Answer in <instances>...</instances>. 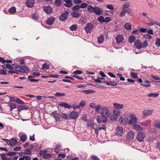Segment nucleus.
I'll list each match as a JSON object with an SVG mask.
<instances>
[{
  "label": "nucleus",
  "mask_w": 160,
  "mask_h": 160,
  "mask_svg": "<svg viewBox=\"0 0 160 160\" xmlns=\"http://www.w3.org/2000/svg\"><path fill=\"white\" fill-rule=\"evenodd\" d=\"M87 10L91 13H94V7H93L91 5H89L87 7Z\"/></svg>",
  "instance_id": "b1692460"
},
{
  "label": "nucleus",
  "mask_w": 160,
  "mask_h": 160,
  "mask_svg": "<svg viewBox=\"0 0 160 160\" xmlns=\"http://www.w3.org/2000/svg\"><path fill=\"white\" fill-rule=\"evenodd\" d=\"M145 136V133L143 132H139L137 134V138L138 141L142 142L143 141Z\"/></svg>",
  "instance_id": "423d86ee"
},
{
  "label": "nucleus",
  "mask_w": 160,
  "mask_h": 160,
  "mask_svg": "<svg viewBox=\"0 0 160 160\" xmlns=\"http://www.w3.org/2000/svg\"><path fill=\"white\" fill-rule=\"evenodd\" d=\"M155 44L157 47H160V38H158L156 39Z\"/></svg>",
  "instance_id": "49530a36"
},
{
  "label": "nucleus",
  "mask_w": 160,
  "mask_h": 160,
  "mask_svg": "<svg viewBox=\"0 0 160 160\" xmlns=\"http://www.w3.org/2000/svg\"><path fill=\"white\" fill-rule=\"evenodd\" d=\"M55 20V18L54 17H51L47 20V23L48 25H52L54 23Z\"/></svg>",
  "instance_id": "dca6fc26"
},
{
  "label": "nucleus",
  "mask_w": 160,
  "mask_h": 160,
  "mask_svg": "<svg viewBox=\"0 0 160 160\" xmlns=\"http://www.w3.org/2000/svg\"><path fill=\"white\" fill-rule=\"evenodd\" d=\"M8 11L11 14H13L16 12V9L15 7H12L9 9Z\"/></svg>",
  "instance_id": "58836bf2"
},
{
  "label": "nucleus",
  "mask_w": 160,
  "mask_h": 160,
  "mask_svg": "<svg viewBox=\"0 0 160 160\" xmlns=\"http://www.w3.org/2000/svg\"><path fill=\"white\" fill-rule=\"evenodd\" d=\"M134 135L135 133L132 131H130L128 133L127 137L128 139L130 141H132L134 138Z\"/></svg>",
  "instance_id": "6e6552de"
},
{
  "label": "nucleus",
  "mask_w": 160,
  "mask_h": 160,
  "mask_svg": "<svg viewBox=\"0 0 160 160\" xmlns=\"http://www.w3.org/2000/svg\"><path fill=\"white\" fill-rule=\"evenodd\" d=\"M153 111V110L148 109H145L142 111V114L145 116H148L152 114Z\"/></svg>",
  "instance_id": "f8f14e48"
},
{
  "label": "nucleus",
  "mask_w": 160,
  "mask_h": 160,
  "mask_svg": "<svg viewBox=\"0 0 160 160\" xmlns=\"http://www.w3.org/2000/svg\"><path fill=\"white\" fill-rule=\"evenodd\" d=\"M149 21L150 22V23L148 24V25L149 26H152L153 25L155 24V21L153 20H149Z\"/></svg>",
  "instance_id": "680f3d73"
},
{
  "label": "nucleus",
  "mask_w": 160,
  "mask_h": 160,
  "mask_svg": "<svg viewBox=\"0 0 160 160\" xmlns=\"http://www.w3.org/2000/svg\"><path fill=\"white\" fill-rule=\"evenodd\" d=\"M27 139V136L26 135L23 134L21 135L20 137L21 141L22 142H25Z\"/></svg>",
  "instance_id": "72a5a7b5"
},
{
  "label": "nucleus",
  "mask_w": 160,
  "mask_h": 160,
  "mask_svg": "<svg viewBox=\"0 0 160 160\" xmlns=\"http://www.w3.org/2000/svg\"><path fill=\"white\" fill-rule=\"evenodd\" d=\"M155 126L157 128L160 129V121L158 120H156L155 121Z\"/></svg>",
  "instance_id": "c9c22d12"
},
{
  "label": "nucleus",
  "mask_w": 160,
  "mask_h": 160,
  "mask_svg": "<svg viewBox=\"0 0 160 160\" xmlns=\"http://www.w3.org/2000/svg\"><path fill=\"white\" fill-rule=\"evenodd\" d=\"M138 31L140 32H147V29L145 28H141L138 29Z\"/></svg>",
  "instance_id": "13d9d810"
},
{
  "label": "nucleus",
  "mask_w": 160,
  "mask_h": 160,
  "mask_svg": "<svg viewBox=\"0 0 160 160\" xmlns=\"http://www.w3.org/2000/svg\"><path fill=\"white\" fill-rule=\"evenodd\" d=\"M14 70L16 71L21 72L27 73L29 72L28 69L27 67L22 68V67L17 65L15 66Z\"/></svg>",
  "instance_id": "f03ea898"
},
{
  "label": "nucleus",
  "mask_w": 160,
  "mask_h": 160,
  "mask_svg": "<svg viewBox=\"0 0 160 160\" xmlns=\"http://www.w3.org/2000/svg\"><path fill=\"white\" fill-rule=\"evenodd\" d=\"M113 105L115 109H121L123 108V104H120L117 103H115L113 104Z\"/></svg>",
  "instance_id": "aec40b11"
},
{
  "label": "nucleus",
  "mask_w": 160,
  "mask_h": 160,
  "mask_svg": "<svg viewBox=\"0 0 160 160\" xmlns=\"http://www.w3.org/2000/svg\"><path fill=\"white\" fill-rule=\"evenodd\" d=\"M159 95V94L158 93H149L148 95V97H157Z\"/></svg>",
  "instance_id": "c03bdc74"
},
{
  "label": "nucleus",
  "mask_w": 160,
  "mask_h": 160,
  "mask_svg": "<svg viewBox=\"0 0 160 160\" xmlns=\"http://www.w3.org/2000/svg\"><path fill=\"white\" fill-rule=\"evenodd\" d=\"M71 15L72 18H78L81 16L80 13L78 12H72L71 13Z\"/></svg>",
  "instance_id": "a211bd4d"
},
{
  "label": "nucleus",
  "mask_w": 160,
  "mask_h": 160,
  "mask_svg": "<svg viewBox=\"0 0 160 160\" xmlns=\"http://www.w3.org/2000/svg\"><path fill=\"white\" fill-rule=\"evenodd\" d=\"M88 4L86 3H82L80 6V8H85L88 6Z\"/></svg>",
  "instance_id": "4d7b16f0"
},
{
  "label": "nucleus",
  "mask_w": 160,
  "mask_h": 160,
  "mask_svg": "<svg viewBox=\"0 0 160 160\" xmlns=\"http://www.w3.org/2000/svg\"><path fill=\"white\" fill-rule=\"evenodd\" d=\"M128 120L127 118H123L121 117L119 120V122L121 124L125 125L127 123Z\"/></svg>",
  "instance_id": "6ab92c4d"
},
{
  "label": "nucleus",
  "mask_w": 160,
  "mask_h": 160,
  "mask_svg": "<svg viewBox=\"0 0 160 160\" xmlns=\"http://www.w3.org/2000/svg\"><path fill=\"white\" fill-rule=\"evenodd\" d=\"M135 47L137 49H139L142 48H145L148 45L147 41H145L142 43L141 40H136L134 43Z\"/></svg>",
  "instance_id": "f257e3e1"
},
{
  "label": "nucleus",
  "mask_w": 160,
  "mask_h": 160,
  "mask_svg": "<svg viewBox=\"0 0 160 160\" xmlns=\"http://www.w3.org/2000/svg\"><path fill=\"white\" fill-rule=\"evenodd\" d=\"M43 9L44 11L48 14L51 13L52 12V8L49 6L44 7Z\"/></svg>",
  "instance_id": "4468645a"
},
{
  "label": "nucleus",
  "mask_w": 160,
  "mask_h": 160,
  "mask_svg": "<svg viewBox=\"0 0 160 160\" xmlns=\"http://www.w3.org/2000/svg\"><path fill=\"white\" fill-rule=\"evenodd\" d=\"M98 20L100 23L104 22V18L103 16H100L98 18Z\"/></svg>",
  "instance_id": "79ce46f5"
},
{
  "label": "nucleus",
  "mask_w": 160,
  "mask_h": 160,
  "mask_svg": "<svg viewBox=\"0 0 160 160\" xmlns=\"http://www.w3.org/2000/svg\"><path fill=\"white\" fill-rule=\"evenodd\" d=\"M131 74L132 77L134 78H137L138 77V74L136 73L131 72Z\"/></svg>",
  "instance_id": "052dcab7"
},
{
  "label": "nucleus",
  "mask_w": 160,
  "mask_h": 160,
  "mask_svg": "<svg viewBox=\"0 0 160 160\" xmlns=\"http://www.w3.org/2000/svg\"><path fill=\"white\" fill-rule=\"evenodd\" d=\"M10 144L11 145H14L16 144L18 141L15 138L11 139L10 140Z\"/></svg>",
  "instance_id": "cd10ccee"
},
{
  "label": "nucleus",
  "mask_w": 160,
  "mask_h": 160,
  "mask_svg": "<svg viewBox=\"0 0 160 160\" xmlns=\"http://www.w3.org/2000/svg\"><path fill=\"white\" fill-rule=\"evenodd\" d=\"M101 108V106L99 105H98L97 106H96L95 109L96 110V111L97 112H98Z\"/></svg>",
  "instance_id": "69168bd1"
},
{
  "label": "nucleus",
  "mask_w": 160,
  "mask_h": 160,
  "mask_svg": "<svg viewBox=\"0 0 160 160\" xmlns=\"http://www.w3.org/2000/svg\"><path fill=\"white\" fill-rule=\"evenodd\" d=\"M113 112L115 115L118 116L120 114V111L119 110L115 108L113 109Z\"/></svg>",
  "instance_id": "4c0bfd02"
},
{
  "label": "nucleus",
  "mask_w": 160,
  "mask_h": 160,
  "mask_svg": "<svg viewBox=\"0 0 160 160\" xmlns=\"http://www.w3.org/2000/svg\"><path fill=\"white\" fill-rule=\"evenodd\" d=\"M130 3L129 2H125L123 5L122 7V10H125L126 9L128 8L130 6Z\"/></svg>",
  "instance_id": "393cba45"
},
{
  "label": "nucleus",
  "mask_w": 160,
  "mask_h": 160,
  "mask_svg": "<svg viewBox=\"0 0 160 160\" xmlns=\"http://www.w3.org/2000/svg\"><path fill=\"white\" fill-rule=\"evenodd\" d=\"M34 3V0H27L26 4L27 6L29 8L33 7Z\"/></svg>",
  "instance_id": "ddd939ff"
},
{
  "label": "nucleus",
  "mask_w": 160,
  "mask_h": 160,
  "mask_svg": "<svg viewBox=\"0 0 160 160\" xmlns=\"http://www.w3.org/2000/svg\"><path fill=\"white\" fill-rule=\"evenodd\" d=\"M61 0H55V4L57 6H59L61 5Z\"/></svg>",
  "instance_id": "8fccbe9b"
},
{
  "label": "nucleus",
  "mask_w": 160,
  "mask_h": 160,
  "mask_svg": "<svg viewBox=\"0 0 160 160\" xmlns=\"http://www.w3.org/2000/svg\"><path fill=\"white\" fill-rule=\"evenodd\" d=\"M80 8V6L79 5H76L74 6L72 8L73 11H76L79 10Z\"/></svg>",
  "instance_id": "864d4df0"
},
{
  "label": "nucleus",
  "mask_w": 160,
  "mask_h": 160,
  "mask_svg": "<svg viewBox=\"0 0 160 160\" xmlns=\"http://www.w3.org/2000/svg\"><path fill=\"white\" fill-rule=\"evenodd\" d=\"M51 157V155L49 153H46L43 156V158L44 159H47L50 158Z\"/></svg>",
  "instance_id": "de8ad7c7"
},
{
  "label": "nucleus",
  "mask_w": 160,
  "mask_h": 160,
  "mask_svg": "<svg viewBox=\"0 0 160 160\" xmlns=\"http://www.w3.org/2000/svg\"><path fill=\"white\" fill-rule=\"evenodd\" d=\"M48 152V151L46 150H41L39 153L40 156H44Z\"/></svg>",
  "instance_id": "a18cd8bd"
},
{
  "label": "nucleus",
  "mask_w": 160,
  "mask_h": 160,
  "mask_svg": "<svg viewBox=\"0 0 160 160\" xmlns=\"http://www.w3.org/2000/svg\"><path fill=\"white\" fill-rule=\"evenodd\" d=\"M82 92H83L86 94H88L92 92H93L94 91L92 90H82L81 91Z\"/></svg>",
  "instance_id": "a19ab883"
},
{
  "label": "nucleus",
  "mask_w": 160,
  "mask_h": 160,
  "mask_svg": "<svg viewBox=\"0 0 160 160\" xmlns=\"http://www.w3.org/2000/svg\"><path fill=\"white\" fill-rule=\"evenodd\" d=\"M78 113L75 111L72 112L69 115L70 118L73 119H75L78 117Z\"/></svg>",
  "instance_id": "2eb2a0df"
},
{
  "label": "nucleus",
  "mask_w": 160,
  "mask_h": 160,
  "mask_svg": "<svg viewBox=\"0 0 160 160\" xmlns=\"http://www.w3.org/2000/svg\"><path fill=\"white\" fill-rule=\"evenodd\" d=\"M107 7L109 9L111 10H113L114 9V8L112 5V4H109L107 6Z\"/></svg>",
  "instance_id": "338daca9"
},
{
  "label": "nucleus",
  "mask_w": 160,
  "mask_h": 160,
  "mask_svg": "<svg viewBox=\"0 0 160 160\" xmlns=\"http://www.w3.org/2000/svg\"><path fill=\"white\" fill-rule=\"evenodd\" d=\"M129 117L131 118L128 121V123L129 124H132L137 123L138 119L134 114L130 113L129 115Z\"/></svg>",
  "instance_id": "20e7f679"
},
{
  "label": "nucleus",
  "mask_w": 160,
  "mask_h": 160,
  "mask_svg": "<svg viewBox=\"0 0 160 160\" xmlns=\"http://www.w3.org/2000/svg\"><path fill=\"white\" fill-rule=\"evenodd\" d=\"M111 20V18L109 17H107L106 18H104V22H108Z\"/></svg>",
  "instance_id": "e2e57ef3"
},
{
  "label": "nucleus",
  "mask_w": 160,
  "mask_h": 160,
  "mask_svg": "<svg viewBox=\"0 0 160 160\" xmlns=\"http://www.w3.org/2000/svg\"><path fill=\"white\" fill-rule=\"evenodd\" d=\"M136 39V37L135 36L131 35L130 36L129 38V42L130 43H132L134 42Z\"/></svg>",
  "instance_id": "7c9ffc66"
},
{
  "label": "nucleus",
  "mask_w": 160,
  "mask_h": 160,
  "mask_svg": "<svg viewBox=\"0 0 160 160\" xmlns=\"http://www.w3.org/2000/svg\"><path fill=\"white\" fill-rule=\"evenodd\" d=\"M10 107L11 108L10 110H12V109L16 108V105L15 103H11L10 105Z\"/></svg>",
  "instance_id": "5fc2aeb1"
},
{
  "label": "nucleus",
  "mask_w": 160,
  "mask_h": 160,
  "mask_svg": "<svg viewBox=\"0 0 160 160\" xmlns=\"http://www.w3.org/2000/svg\"><path fill=\"white\" fill-rule=\"evenodd\" d=\"M49 64L46 63H44L43 65L42 68V69L43 70H47L49 69Z\"/></svg>",
  "instance_id": "f704fd0d"
},
{
  "label": "nucleus",
  "mask_w": 160,
  "mask_h": 160,
  "mask_svg": "<svg viewBox=\"0 0 160 160\" xmlns=\"http://www.w3.org/2000/svg\"><path fill=\"white\" fill-rule=\"evenodd\" d=\"M106 84L108 85H111L112 86H116L117 85L118 83L115 82L111 81L108 82L106 83Z\"/></svg>",
  "instance_id": "e433bc0d"
},
{
  "label": "nucleus",
  "mask_w": 160,
  "mask_h": 160,
  "mask_svg": "<svg viewBox=\"0 0 160 160\" xmlns=\"http://www.w3.org/2000/svg\"><path fill=\"white\" fill-rule=\"evenodd\" d=\"M22 153L24 154L29 155L31 153V151L28 149H27L25 150L24 152H22Z\"/></svg>",
  "instance_id": "37998d69"
},
{
  "label": "nucleus",
  "mask_w": 160,
  "mask_h": 160,
  "mask_svg": "<svg viewBox=\"0 0 160 160\" xmlns=\"http://www.w3.org/2000/svg\"><path fill=\"white\" fill-rule=\"evenodd\" d=\"M94 13L97 15H100L102 13L103 11L102 9H100L98 7L95 6L94 7Z\"/></svg>",
  "instance_id": "1a4fd4ad"
},
{
  "label": "nucleus",
  "mask_w": 160,
  "mask_h": 160,
  "mask_svg": "<svg viewBox=\"0 0 160 160\" xmlns=\"http://www.w3.org/2000/svg\"><path fill=\"white\" fill-rule=\"evenodd\" d=\"M133 128L136 131H142L143 128L139 125L137 124H134L133 125Z\"/></svg>",
  "instance_id": "412c9836"
},
{
  "label": "nucleus",
  "mask_w": 160,
  "mask_h": 160,
  "mask_svg": "<svg viewBox=\"0 0 160 160\" xmlns=\"http://www.w3.org/2000/svg\"><path fill=\"white\" fill-rule=\"evenodd\" d=\"M123 130L122 127H118L116 128V133L118 136H121L123 135Z\"/></svg>",
  "instance_id": "9b49d317"
},
{
  "label": "nucleus",
  "mask_w": 160,
  "mask_h": 160,
  "mask_svg": "<svg viewBox=\"0 0 160 160\" xmlns=\"http://www.w3.org/2000/svg\"><path fill=\"white\" fill-rule=\"evenodd\" d=\"M61 148V146L59 145H58L56 146L55 148V152L56 153H58L60 151V149Z\"/></svg>",
  "instance_id": "ea45409f"
},
{
  "label": "nucleus",
  "mask_w": 160,
  "mask_h": 160,
  "mask_svg": "<svg viewBox=\"0 0 160 160\" xmlns=\"http://www.w3.org/2000/svg\"><path fill=\"white\" fill-rule=\"evenodd\" d=\"M87 125L88 127H90L93 128L94 126L93 122L91 120L88 121Z\"/></svg>",
  "instance_id": "473e14b6"
},
{
  "label": "nucleus",
  "mask_w": 160,
  "mask_h": 160,
  "mask_svg": "<svg viewBox=\"0 0 160 160\" xmlns=\"http://www.w3.org/2000/svg\"><path fill=\"white\" fill-rule=\"evenodd\" d=\"M68 15V12L65 11V12L62 13L59 17V19L62 21H65L67 18Z\"/></svg>",
  "instance_id": "9d476101"
},
{
  "label": "nucleus",
  "mask_w": 160,
  "mask_h": 160,
  "mask_svg": "<svg viewBox=\"0 0 160 160\" xmlns=\"http://www.w3.org/2000/svg\"><path fill=\"white\" fill-rule=\"evenodd\" d=\"M33 78V77L31 76H28V81H30V82H37L39 81L38 79H35L33 78Z\"/></svg>",
  "instance_id": "2f4dec72"
},
{
  "label": "nucleus",
  "mask_w": 160,
  "mask_h": 160,
  "mask_svg": "<svg viewBox=\"0 0 160 160\" xmlns=\"http://www.w3.org/2000/svg\"><path fill=\"white\" fill-rule=\"evenodd\" d=\"M126 12L125 11V10H122L120 13H119V16L120 17H124L125 14Z\"/></svg>",
  "instance_id": "603ef678"
},
{
  "label": "nucleus",
  "mask_w": 160,
  "mask_h": 160,
  "mask_svg": "<svg viewBox=\"0 0 160 160\" xmlns=\"http://www.w3.org/2000/svg\"><path fill=\"white\" fill-rule=\"evenodd\" d=\"M13 65H11V64H7L6 65V67L9 70H12L13 69Z\"/></svg>",
  "instance_id": "6e6d98bb"
},
{
  "label": "nucleus",
  "mask_w": 160,
  "mask_h": 160,
  "mask_svg": "<svg viewBox=\"0 0 160 160\" xmlns=\"http://www.w3.org/2000/svg\"><path fill=\"white\" fill-rule=\"evenodd\" d=\"M100 114L105 119L108 118L110 114L109 111L105 107H103L101 108Z\"/></svg>",
  "instance_id": "7ed1b4c3"
},
{
  "label": "nucleus",
  "mask_w": 160,
  "mask_h": 160,
  "mask_svg": "<svg viewBox=\"0 0 160 160\" xmlns=\"http://www.w3.org/2000/svg\"><path fill=\"white\" fill-rule=\"evenodd\" d=\"M53 114V117L55 119L56 121H58L62 118V116L60 113H57L55 112L52 113Z\"/></svg>",
  "instance_id": "0eeeda50"
},
{
  "label": "nucleus",
  "mask_w": 160,
  "mask_h": 160,
  "mask_svg": "<svg viewBox=\"0 0 160 160\" xmlns=\"http://www.w3.org/2000/svg\"><path fill=\"white\" fill-rule=\"evenodd\" d=\"M151 122L150 120H148L141 123V125L142 126H146L149 125Z\"/></svg>",
  "instance_id": "c756f323"
},
{
  "label": "nucleus",
  "mask_w": 160,
  "mask_h": 160,
  "mask_svg": "<svg viewBox=\"0 0 160 160\" xmlns=\"http://www.w3.org/2000/svg\"><path fill=\"white\" fill-rule=\"evenodd\" d=\"M78 29V25L75 24L72 25L70 28L69 29L72 31H76Z\"/></svg>",
  "instance_id": "c85d7f7f"
},
{
  "label": "nucleus",
  "mask_w": 160,
  "mask_h": 160,
  "mask_svg": "<svg viewBox=\"0 0 160 160\" xmlns=\"http://www.w3.org/2000/svg\"><path fill=\"white\" fill-rule=\"evenodd\" d=\"M25 108V106H22V105H19L18 107V110L19 111H21V110H22V109H27V108Z\"/></svg>",
  "instance_id": "3c124183"
},
{
  "label": "nucleus",
  "mask_w": 160,
  "mask_h": 160,
  "mask_svg": "<svg viewBox=\"0 0 160 160\" xmlns=\"http://www.w3.org/2000/svg\"><path fill=\"white\" fill-rule=\"evenodd\" d=\"M132 27V25L129 22H127L124 24L125 28L128 30H129L131 29Z\"/></svg>",
  "instance_id": "a878e982"
},
{
  "label": "nucleus",
  "mask_w": 160,
  "mask_h": 160,
  "mask_svg": "<svg viewBox=\"0 0 160 160\" xmlns=\"http://www.w3.org/2000/svg\"><path fill=\"white\" fill-rule=\"evenodd\" d=\"M116 39L117 43H119L122 42L124 40V38L122 35H118L116 37Z\"/></svg>",
  "instance_id": "f3484780"
},
{
  "label": "nucleus",
  "mask_w": 160,
  "mask_h": 160,
  "mask_svg": "<svg viewBox=\"0 0 160 160\" xmlns=\"http://www.w3.org/2000/svg\"><path fill=\"white\" fill-rule=\"evenodd\" d=\"M104 39L103 35H100L98 38V42L99 44H101L103 43Z\"/></svg>",
  "instance_id": "bb28decb"
},
{
  "label": "nucleus",
  "mask_w": 160,
  "mask_h": 160,
  "mask_svg": "<svg viewBox=\"0 0 160 160\" xmlns=\"http://www.w3.org/2000/svg\"><path fill=\"white\" fill-rule=\"evenodd\" d=\"M91 158L93 160H99V159L97 156L92 155L91 156Z\"/></svg>",
  "instance_id": "774afa93"
},
{
  "label": "nucleus",
  "mask_w": 160,
  "mask_h": 160,
  "mask_svg": "<svg viewBox=\"0 0 160 160\" xmlns=\"http://www.w3.org/2000/svg\"><path fill=\"white\" fill-rule=\"evenodd\" d=\"M1 156L2 160H7V158L6 157V155L5 154H2L1 155Z\"/></svg>",
  "instance_id": "0e129e2a"
},
{
  "label": "nucleus",
  "mask_w": 160,
  "mask_h": 160,
  "mask_svg": "<svg viewBox=\"0 0 160 160\" xmlns=\"http://www.w3.org/2000/svg\"><path fill=\"white\" fill-rule=\"evenodd\" d=\"M97 120L98 123H105L107 121V119L105 118L104 119H103L102 118L99 116L97 117Z\"/></svg>",
  "instance_id": "5701e85b"
},
{
  "label": "nucleus",
  "mask_w": 160,
  "mask_h": 160,
  "mask_svg": "<svg viewBox=\"0 0 160 160\" xmlns=\"http://www.w3.org/2000/svg\"><path fill=\"white\" fill-rule=\"evenodd\" d=\"M58 105L68 109H69L71 108L69 104L67 103L64 102H62V103H59Z\"/></svg>",
  "instance_id": "4be33fe9"
},
{
  "label": "nucleus",
  "mask_w": 160,
  "mask_h": 160,
  "mask_svg": "<svg viewBox=\"0 0 160 160\" xmlns=\"http://www.w3.org/2000/svg\"><path fill=\"white\" fill-rule=\"evenodd\" d=\"M65 94L64 93H61L60 92H57L55 94V96H65Z\"/></svg>",
  "instance_id": "bf43d9fd"
},
{
  "label": "nucleus",
  "mask_w": 160,
  "mask_h": 160,
  "mask_svg": "<svg viewBox=\"0 0 160 160\" xmlns=\"http://www.w3.org/2000/svg\"><path fill=\"white\" fill-rule=\"evenodd\" d=\"M94 28V25L92 23H88L84 27V30L87 33H90Z\"/></svg>",
  "instance_id": "39448f33"
},
{
  "label": "nucleus",
  "mask_w": 160,
  "mask_h": 160,
  "mask_svg": "<svg viewBox=\"0 0 160 160\" xmlns=\"http://www.w3.org/2000/svg\"><path fill=\"white\" fill-rule=\"evenodd\" d=\"M16 102L18 103L21 104H24L25 103L21 101L19 98H17L16 99Z\"/></svg>",
  "instance_id": "09e8293b"
}]
</instances>
